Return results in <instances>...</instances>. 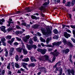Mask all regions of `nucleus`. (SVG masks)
Returning a JSON list of instances; mask_svg holds the SVG:
<instances>
[{
	"label": "nucleus",
	"mask_w": 75,
	"mask_h": 75,
	"mask_svg": "<svg viewBox=\"0 0 75 75\" xmlns=\"http://www.w3.org/2000/svg\"><path fill=\"white\" fill-rule=\"evenodd\" d=\"M44 30V28H41V30L42 33L44 34L45 35H48V34H50V35H51V31L50 29V28H48L47 29V31L46 32H45Z\"/></svg>",
	"instance_id": "nucleus-1"
},
{
	"label": "nucleus",
	"mask_w": 75,
	"mask_h": 75,
	"mask_svg": "<svg viewBox=\"0 0 75 75\" xmlns=\"http://www.w3.org/2000/svg\"><path fill=\"white\" fill-rule=\"evenodd\" d=\"M63 42L64 45H67L70 46L71 47H73L74 45L69 40L67 41L65 39H64L63 40Z\"/></svg>",
	"instance_id": "nucleus-2"
},
{
	"label": "nucleus",
	"mask_w": 75,
	"mask_h": 75,
	"mask_svg": "<svg viewBox=\"0 0 75 75\" xmlns=\"http://www.w3.org/2000/svg\"><path fill=\"white\" fill-rule=\"evenodd\" d=\"M50 54L52 55H54V56L57 57V56H58V55L59 54V52L57 51V49H56L54 51V52H51L50 53Z\"/></svg>",
	"instance_id": "nucleus-3"
},
{
	"label": "nucleus",
	"mask_w": 75,
	"mask_h": 75,
	"mask_svg": "<svg viewBox=\"0 0 75 75\" xmlns=\"http://www.w3.org/2000/svg\"><path fill=\"white\" fill-rule=\"evenodd\" d=\"M67 71L68 72V74L69 75H71V73L73 75H75V70L73 69H72L71 70L70 69H69L67 70Z\"/></svg>",
	"instance_id": "nucleus-4"
},
{
	"label": "nucleus",
	"mask_w": 75,
	"mask_h": 75,
	"mask_svg": "<svg viewBox=\"0 0 75 75\" xmlns=\"http://www.w3.org/2000/svg\"><path fill=\"white\" fill-rule=\"evenodd\" d=\"M62 42H54L52 44L53 46L56 45V46H59L60 44H61Z\"/></svg>",
	"instance_id": "nucleus-5"
},
{
	"label": "nucleus",
	"mask_w": 75,
	"mask_h": 75,
	"mask_svg": "<svg viewBox=\"0 0 75 75\" xmlns=\"http://www.w3.org/2000/svg\"><path fill=\"white\" fill-rule=\"evenodd\" d=\"M63 54H68L69 52V49H66L65 50H63L62 51Z\"/></svg>",
	"instance_id": "nucleus-6"
},
{
	"label": "nucleus",
	"mask_w": 75,
	"mask_h": 75,
	"mask_svg": "<svg viewBox=\"0 0 75 75\" xmlns=\"http://www.w3.org/2000/svg\"><path fill=\"white\" fill-rule=\"evenodd\" d=\"M64 37L66 38H68L69 37H71L70 35L68 34L67 32H65L64 33Z\"/></svg>",
	"instance_id": "nucleus-7"
},
{
	"label": "nucleus",
	"mask_w": 75,
	"mask_h": 75,
	"mask_svg": "<svg viewBox=\"0 0 75 75\" xmlns=\"http://www.w3.org/2000/svg\"><path fill=\"white\" fill-rule=\"evenodd\" d=\"M22 21H23L22 23L21 24L22 25H24V26L26 27H27V28H30V26L28 25H27V24L25 23V22L23 20Z\"/></svg>",
	"instance_id": "nucleus-8"
},
{
	"label": "nucleus",
	"mask_w": 75,
	"mask_h": 75,
	"mask_svg": "<svg viewBox=\"0 0 75 75\" xmlns=\"http://www.w3.org/2000/svg\"><path fill=\"white\" fill-rule=\"evenodd\" d=\"M29 38H30V35H28L25 36V38L24 39L23 41H24L26 42H27V40H29Z\"/></svg>",
	"instance_id": "nucleus-9"
},
{
	"label": "nucleus",
	"mask_w": 75,
	"mask_h": 75,
	"mask_svg": "<svg viewBox=\"0 0 75 75\" xmlns=\"http://www.w3.org/2000/svg\"><path fill=\"white\" fill-rule=\"evenodd\" d=\"M1 31H3L4 33H6V30L5 29H6V27L2 26L1 27Z\"/></svg>",
	"instance_id": "nucleus-10"
},
{
	"label": "nucleus",
	"mask_w": 75,
	"mask_h": 75,
	"mask_svg": "<svg viewBox=\"0 0 75 75\" xmlns=\"http://www.w3.org/2000/svg\"><path fill=\"white\" fill-rule=\"evenodd\" d=\"M30 59L31 61V62H37V60L35 59V57H30Z\"/></svg>",
	"instance_id": "nucleus-11"
},
{
	"label": "nucleus",
	"mask_w": 75,
	"mask_h": 75,
	"mask_svg": "<svg viewBox=\"0 0 75 75\" xmlns=\"http://www.w3.org/2000/svg\"><path fill=\"white\" fill-rule=\"evenodd\" d=\"M40 71H45V67H42L41 66H40V67L38 69Z\"/></svg>",
	"instance_id": "nucleus-12"
},
{
	"label": "nucleus",
	"mask_w": 75,
	"mask_h": 75,
	"mask_svg": "<svg viewBox=\"0 0 75 75\" xmlns=\"http://www.w3.org/2000/svg\"><path fill=\"white\" fill-rule=\"evenodd\" d=\"M52 40V38L51 37L47 38L46 41V42L47 44H49V42L51 41Z\"/></svg>",
	"instance_id": "nucleus-13"
},
{
	"label": "nucleus",
	"mask_w": 75,
	"mask_h": 75,
	"mask_svg": "<svg viewBox=\"0 0 75 75\" xmlns=\"http://www.w3.org/2000/svg\"><path fill=\"white\" fill-rule=\"evenodd\" d=\"M47 51V50L46 49H44L43 50H42L41 53L43 55H44L45 54V53Z\"/></svg>",
	"instance_id": "nucleus-14"
},
{
	"label": "nucleus",
	"mask_w": 75,
	"mask_h": 75,
	"mask_svg": "<svg viewBox=\"0 0 75 75\" xmlns=\"http://www.w3.org/2000/svg\"><path fill=\"white\" fill-rule=\"evenodd\" d=\"M22 61L23 62H28L29 61V58L28 57L25 58L24 59H22Z\"/></svg>",
	"instance_id": "nucleus-15"
},
{
	"label": "nucleus",
	"mask_w": 75,
	"mask_h": 75,
	"mask_svg": "<svg viewBox=\"0 0 75 75\" xmlns=\"http://www.w3.org/2000/svg\"><path fill=\"white\" fill-rule=\"evenodd\" d=\"M44 57H45V59L43 60V61H48V58L49 56L47 55H44Z\"/></svg>",
	"instance_id": "nucleus-16"
},
{
	"label": "nucleus",
	"mask_w": 75,
	"mask_h": 75,
	"mask_svg": "<svg viewBox=\"0 0 75 75\" xmlns=\"http://www.w3.org/2000/svg\"><path fill=\"white\" fill-rule=\"evenodd\" d=\"M26 11L25 12V13H29V12H30V11H31V9H30L29 7L26 8Z\"/></svg>",
	"instance_id": "nucleus-17"
},
{
	"label": "nucleus",
	"mask_w": 75,
	"mask_h": 75,
	"mask_svg": "<svg viewBox=\"0 0 75 75\" xmlns=\"http://www.w3.org/2000/svg\"><path fill=\"white\" fill-rule=\"evenodd\" d=\"M61 61H59V62H57L55 65L54 67H53V68H54V67H57L58 66V65L59 66V65H61Z\"/></svg>",
	"instance_id": "nucleus-18"
},
{
	"label": "nucleus",
	"mask_w": 75,
	"mask_h": 75,
	"mask_svg": "<svg viewBox=\"0 0 75 75\" xmlns=\"http://www.w3.org/2000/svg\"><path fill=\"white\" fill-rule=\"evenodd\" d=\"M39 10L41 11H42L44 10V11H45V7H43V6H41V7L39 8Z\"/></svg>",
	"instance_id": "nucleus-19"
},
{
	"label": "nucleus",
	"mask_w": 75,
	"mask_h": 75,
	"mask_svg": "<svg viewBox=\"0 0 75 75\" xmlns=\"http://www.w3.org/2000/svg\"><path fill=\"white\" fill-rule=\"evenodd\" d=\"M39 27V25L38 24H35L32 27L34 29H37Z\"/></svg>",
	"instance_id": "nucleus-20"
},
{
	"label": "nucleus",
	"mask_w": 75,
	"mask_h": 75,
	"mask_svg": "<svg viewBox=\"0 0 75 75\" xmlns=\"http://www.w3.org/2000/svg\"><path fill=\"white\" fill-rule=\"evenodd\" d=\"M65 6H68V7H70L71 6V2H67V3H66Z\"/></svg>",
	"instance_id": "nucleus-21"
},
{
	"label": "nucleus",
	"mask_w": 75,
	"mask_h": 75,
	"mask_svg": "<svg viewBox=\"0 0 75 75\" xmlns=\"http://www.w3.org/2000/svg\"><path fill=\"white\" fill-rule=\"evenodd\" d=\"M27 47L29 50H31L32 49V46L27 45Z\"/></svg>",
	"instance_id": "nucleus-22"
},
{
	"label": "nucleus",
	"mask_w": 75,
	"mask_h": 75,
	"mask_svg": "<svg viewBox=\"0 0 75 75\" xmlns=\"http://www.w3.org/2000/svg\"><path fill=\"white\" fill-rule=\"evenodd\" d=\"M28 52H27V51L25 49H23V53L24 54H25V55H26V54H27Z\"/></svg>",
	"instance_id": "nucleus-23"
},
{
	"label": "nucleus",
	"mask_w": 75,
	"mask_h": 75,
	"mask_svg": "<svg viewBox=\"0 0 75 75\" xmlns=\"http://www.w3.org/2000/svg\"><path fill=\"white\" fill-rule=\"evenodd\" d=\"M21 49L20 48H18L16 49V50L17 52H19L20 53L21 52V51H22V49Z\"/></svg>",
	"instance_id": "nucleus-24"
},
{
	"label": "nucleus",
	"mask_w": 75,
	"mask_h": 75,
	"mask_svg": "<svg viewBox=\"0 0 75 75\" xmlns=\"http://www.w3.org/2000/svg\"><path fill=\"white\" fill-rule=\"evenodd\" d=\"M5 51L6 52L5 55L6 57H7V55H8V50H7V49H5Z\"/></svg>",
	"instance_id": "nucleus-25"
},
{
	"label": "nucleus",
	"mask_w": 75,
	"mask_h": 75,
	"mask_svg": "<svg viewBox=\"0 0 75 75\" xmlns=\"http://www.w3.org/2000/svg\"><path fill=\"white\" fill-rule=\"evenodd\" d=\"M31 18L32 19H35V20H37V19H38V18L36 16H31Z\"/></svg>",
	"instance_id": "nucleus-26"
},
{
	"label": "nucleus",
	"mask_w": 75,
	"mask_h": 75,
	"mask_svg": "<svg viewBox=\"0 0 75 75\" xmlns=\"http://www.w3.org/2000/svg\"><path fill=\"white\" fill-rule=\"evenodd\" d=\"M49 1H48V2H46L43 5V6H44L45 7L47 5H48V4H49Z\"/></svg>",
	"instance_id": "nucleus-27"
},
{
	"label": "nucleus",
	"mask_w": 75,
	"mask_h": 75,
	"mask_svg": "<svg viewBox=\"0 0 75 75\" xmlns=\"http://www.w3.org/2000/svg\"><path fill=\"white\" fill-rule=\"evenodd\" d=\"M6 39L8 40H11V36L8 35L6 37Z\"/></svg>",
	"instance_id": "nucleus-28"
},
{
	"label": "nucleus",
	"mask_w": 75,
	"mask_h": 75,
	"mask_svg": "<svg viewBox=\"0 0 75 75\" xmlns=\"http://www.w3.org/2000/svg\"><path fill=\"white\" fill-rule=\"evenodd\" d=\"M75 0H73L71 2V6H74V4H75Z\"/></svg>",
	"instance_id": "nucleus-29"
},
{
	"label": "nucleus",
	"mask_w": 75,
	"mask_h": 75,
	"mask_svg": "<svg viewBox=\"0 0 75 75\" xmlns=\"http://www.w3.org/2000/svg\"><path fill=\"white\" fill-rule=\"evenodd\" d=\"M1 40L2 42H5V41H6V39L4 38H2L1 39Z\"/></svg>",
	"instance_id": "nucleus-30"
},
{
	"label": "nucleus",
	"mask_w": 75,
	"mask_h": 75,
	"mask_svg": "<svg viewBox=\"0 0 75 75\" xmlns=\"http://www.w3.org/2000/svg\"><path fill=\"white\" fill-rule=\"evenodd\" d=\"M15 58L17 62L18 61V59H19V58L18 57V55H16L15 57Z\"/></svg>",
	"instance_id": "nucleus-31"
},
{
	"label": "nucleus",
	"mask_w": 75,
	"mask_h": 75,
	"mask_svg": "<svg viewBox=\"0 0 75 75\" xmlns=\"http://www.w3.org/2000/svg\"><path fill=\"white\" fill-rule=\"evenodd\" d=\"M1 75H4V74L5 73V70H3L2 71L1 70Z\"/></svg>",
	"instance_id": "nucleus-32"
},
{
	"label": "nucleus",
	"mask_w": 75,
	"mask_h": 75,
	"mask_svg": "<svg viewBox=\"0 0 75 75\" xmlns=\"http://www.w3.org/2000/svg\"><path fill=\"white\" fill-rule=\"evenodd\" d=\"M13 28H9L7 29V31H12V30H13Z\"/></svg>",
	"instance_id": "nucleus-33"
},
{
	"label": "nucleus",
	"mask_w": 75,
	"mask_h": 75,
	"mask_svg": "<svg viewBox=\"0 0 75 75\" xmlns=\"http://www.w3.org/2000/svg\"><path fill=\"white\" fill-rule=\"evenodd\" d=\"M59 73L58 74V75H62V69L61 68L59 71Z\"/></svg>",
	"instance_id": "nucleus-34"
},
{
	"label": "nucleus",
	"mask_w": 75,
	"mask_h": 75,
	"mask_svg": "<svg viewBox=\"0 0 75 75\" xmlns=\"http://www.w3.org/2000/svg\"><path fill=\"white\" fill-rule=\"evenodd\" d=\"M15 66L16 68H19V65L17 63H15Z\"/></svg>",
	"instance_id": "nucleus-35"
},
{
	"label": "nucleus",
	"mask_w": 75,
	"mask_h": 75,
	"mask_svg": "<svg viewBox=\"0 0 75 75\" xmlns=\"http://www.w3.org/2000/svg\"><path fill=\"white\" fill-rule=\"evenodd\" d=\"M40 41H42V42H45V39H43V38H42V37L40 38Z\"/></svg>",
	"instance_id": "nucleus-36"
},
{
	"label": "nucleus",
	"mask_w": 75,
	"mask_h": 75,
	"mask_svg": "<svg viewBox=\"0 0 75 75\" xmlns=\"http://www.w3.org/2000/svg\"><path fill=\"white\" fill-rule=\"evenodd\" d=\"M5 21L4 19H2L1 20H0V24H3V22H4Z\"/></svg>",
	"instance_id": "nucleus-37"
},
{
	"label": "nucleus",
	"mask_w": 75,
	"mask_h": 75,
	"mask_svg": "<svg viewBox=\"0 0 75 75\" xmlns=\"http://www.w3.org/2000/svg\"><path fill=\"white\" fill-rule=\"evenodd\" d=\"M53 32L55 34H58V30H57L56 29L54 30Z\"/></svg>",
	"instance_id": "nucleus-38"
},
{
	"label": "nucleus",
	"mask_w": 75,
	"mask_h": 75,
	"mask_svg": "<svg viewBox=\"0 0 75 75\" xmlns=\"http://www.w3.org/2000/svg\"><path fill=\"white\" fill-rule=\"evenodd\" d=\"M35 64L34 63H31L29 64V67H35Z\"/></svg>",
	"instance_id": "nucleus-39"
},
{
	"label": "nucleus",
	"mask_w": 75,
	"mask_h": 75,
	"mask_svg": "<svg viewBox=\"0 0 75 75\" xmlns=\"http://www.w3.org/2000/svg\"><path fill=\"white\" fill-rule=\"evenodd\" d=\"M33 40L34 41H36L37 40V38L36 36H35L33 38Z\"/></svg>",
	"instance_id": "nucleus-40"
},
{
	"label": "nucleus",
	"mask_w": 75,
	"mask_h": 75,
	"mask_svg": "<svg viewBox=\"0 0 75 75\" xmlns=\"http://www.w3.org/2000/svg\"><path fill=\"white\" fill-rule=\"evenodd\" d=\"M32 47L34 48V49H36L37 48V46L35 45H32Z\"/></svg>",
	"instance_id": "nucleus-41"
},
{
	"label": "nucleus",
	"mask_w": 75,
	"mask_h": 75,
	"mask_svg": "<svg viewBox=\"0 0 75 75\" xmlns=\"http://www.w3.org/2000/svg\"><path fill=\"white\" fill-rule=\"evenodd\" d=\"M7 42H8V43H9V44H10V45H12V44L13 43V42H12L11 40H8L7 41Z\"/></svg>",
	"instance_id": "nucleus-42"
},
{
	"label": "nucleus",
	"mask_w": 75,
	"mask_h": 75,
	"mask_svg": "<svg viewBox=\"0 0 75 75\" xmlns=\"http://www.w3.org/2000/svg\"><path fill=\"white\" fill-rule=\"evenodd\" d=\"M14 50V47H12L10 50V52H13Z\"/></svg>",
	"instance_id": "nucleus-43"
},
{
	"label": "nucleus",
	"mask_w": 75,
	"mask_h": 75,
	"mask_svg": "<svg viewBox=\"0 0 75 75\" xmlns=\"http://www.w3.org/2000/svg\"><path fill=\"white\" fill-rule=\"evenodd\" d=\"M8 24H7V25L8 27H9V26H10V24H11V23H13V22H11L10 21H9L8 22Z\"/></svg>",
	"instance_id": "nucleus-44"
},
{
	"label": "nucleus",
	"mask_w": 75,
	"mask_h": 75,
	"mask_svg": "<svg viewBox=\"0 0 75 75\" xmlns=\"http://www.w3.org/2000/svg\"><path fill=\"white\" fill-rule=\"evenodd\" d=\"M53 39H58V36H55L53 37Z\"/></svg>",
	"instance_id": "nucleus-45"
},
{
	"label": "nucleus",
	"mask_w": 75,
	"mask_h": 75,
	"mask_svg": "<svg viewBox=\"0 0 75 75\" xmlns=\"http://www.w3.org/2000/svg\"><path fill=\"white\" fill-rule=\"evenodd\" d=\"M72 28H73V29H75V26L74 25H71L70 26Z\"/></svg>",
	"instance_id": "nucleus-46"
},
{
	"label": "nucleus",
	"mask_w": 75,
	"mask_h": 75,
	"mask_svg": "<svg viewBox=\"0 0 75 75\" xmlns=\"http://www.w3.org/2000/svg\"><path fill=\"white\" fill-rule=\"evenodd\" d=\"M29 43L30 44H32L33 43V41L31 39H30Z\"/></svg>",
	"instance_id": "nucleus-47"
},
{
	"label": "nucleus",
	"mask_w": 75,
	"mask_h": 75,
	"mask_svg": "<svg viewBox=\"0 0 75 75\" xmlns=\"http://www.w3.org/2000/svg\"><path fill=\"white\" fill-rule=\"evenodd\" d=\"M61 68L60 67H57L56 69V71H60V70L61 69Z\"/></svg>",
	"instance_id": "nucleus-48"
},
{
	"label": "nucleus",
	"mask_w": 75,
	"mask_h": 75,
	"mask_svg": "<svg viewBox=\"0 0 75 75\" xmlns=\"http://www.w3.org/2000/svg\"><path fill=\"white\" fill-rule=\"evenodd\" d=\"M10 64L9 63L8 66H7V68L8 69H10Z\"/></svg>",
	"instance_id": "nucleus-49"
},
{
	"label": "nucleus",
	"mask_w": 75,
	"mask_h": 75,
	"mask_svg": "<svg viewBox=\"0 0 75 75\" xmlns=\"http://www.w3.org/2000/svg\"><path fill=\"white\" fill-rule=\"evenodd\" d=\"M13 52H9V55L10 56V57H12L13 55Z\"/></svg>",
	"instance_id": "nucleus-50"
},
{
	"label": "nucleus",
	"mask_w": 75,
	"mask_h": 75,
	"mask_svg": "<svg viewBox=\"0 0 75 75\" xmlns=\"http://www.w3.org/2000/svg\"><path fill=\"white\" fill-rule=\"evenodd\" d=\"M71 40L73 41L74 43H75V39L74 38H71Z\"/></svg>",
	"instance_id": "nucleus-51"
},
{
	"label": "nucleus",
	"mask_w": 75,
	"mask_h": 75,
	"mask_svg": "<svg viewBox=\"0 0 75 75\" xmlns=\"http://www.w3.org/2000/svg\"><path fill=\"white\" fill-rule=\"evenodd\" d=\"M23 66H25L27 65H28V64L27 63H23Z\"/></svg>",
	"instance_id": "nucleus-52"
},
{
	"label": "nucleus",
	"mask_w": 75,
	"mask_h": 75,
	"mask_svg": "<svg viewBox=\"0 0 75 75\" xmlns=\"http://www.w3.org/2000/svg\"><path fill=\"white\" fill-rule=\"evenodd\" d=\"M16 28L18 29H21V28L20 26L18 25H16Z\"/></svg>",
	"instance_id": "nucleus-53"
},
{
	"label": "nucleus",
	"mask_w": 75,
	"mask_h": 75,
	"mask_svg": "<svg viewBox=\"0 0 75 75\" xmlns=\"http://www.w3.org/2000/svg\"><path fill=\"white\" fill-rule=\"evenodd\" d=\"M2 45L4 46H6V43L5 42H2Z\"/></svg>",
	"instance_id": "nucleus-54"
},
{
	"label": "nucleus",
	"mask_w": 75,
	"mask_h": 75,
	"mask_svg": "<svg viewBox=\"0 0 75 75\" xmlns=\"http://www.w3.org/2000/svg\"><path fill=\"white\" fill-rule=\"evenodd\" d=\"M16 39L18 40L19 41H21V39L19 38H18L17 37H16Z\"/></svg>",
	"instance_id": "nucleus-55"
},
{
	"label": "nucleus",
	"mask_w": 75,
	"mask_h": 75,
	"mask_svg": "<svg viewBox=\"0 0 75 75\" xmlns=\"http://www.w3.org/2000/svg\"><path fill=\"white\" fill-rule=\"evenodd\" d=\"M38 51L39 52H41V51H42V49H37Z\"/></svg>",
	"instance_id": "nucleus-56"
},
{
	"label": "nucleus",
	"mask_w": 75,
	"mask_h": 75,
	"mask_svg": "<svg viewBox=\"0 0 75 75\" xmlns=\"http://www.w3.org/2000/svg\"><path fill=\"white\" fill-rule=\"evenodd\" d=\"M14 45L15 46H17L18 45V43L17 42H15L14 43Z\"/></svg>",
	"instance_id": "nucleus-57"
},
{
	"label": "nucleus",
	"mask_w": 75,
	"mask_h": 75,
	"mask_svg": "<svg viewBox=\"0 0 75 75\" xmlns=\"http://www.w3.org/2000/svg\"><path fill=\"white\" fill-rule=\"evenodd\" d=\"M17 73L18 74H21V71L19 69L18 70V71L17 72Z\"/></svg>",
	"instance_id": "nucleus-58"
},
{
	"label": "nucleus",
	"mask_w": 75,
	"mask_h": 75,
	"mask_svg": "<svg viewBox=\"0 0 75 75\" xmlns=\"http://www.w3.org/2000/svg\"><path fill=\"white\" fill-rule=\"evenodd\" d=\"M47 47H52V46L50 45H47Z\"/></svg>",
	"instance_id": "nucleus-59"
},
{
	"label": "nucleus",
	"mask_w": 75,
	"mask_h": 75,
	"mask_svg": "<svg viewBox=\"0 0 75 75\" xmlns=\"http://www.w3.org/2000/svg\"><path fill=\"white\" fill-rule=\"evenodd\" d=\"M23 68H24L25 69H26V70H28V68H27V67L25 66H23Z\"/></svg>",
	"instance_id": "nucleus-60"
},
{
	"label": "nucleus",
	"mask_w": 75,
	"mask_h": 75,
	"mask_svg": "<svg viewBox=\"0 0 75 75\" xmlns=\"http://www.w3.org/2000/svg\"><path fill=\"white\" fill-rule=\"evenodd\" d=\"M72 56L71 55V54H70L69 57L70 59H72Z\"/></svg>",
	"instance_id": "nucleus-61"
},
{
	"label": "nucleus",
	"mask_w": 75,
	"mask_h": 75,
	"mask_svg": "<svg viewBox=\"0 0 75 75\" xmlns=\"http://www.w3.org/2000/svg\"><path fill=\"white\" fill-rule=\"evenodd\" d=\"M15 39L14 38H13L11 39V41L12 42H13V41H14Z\"/></svg>",
	"instance_id": "nucleus-62"
},
{
	"label": "nucleus",
	"mask_w": 75,
	"mask_h": 75,
	"mask_svg": "<svg viewBox=\"0 0 75 75\" xmlns=\"http://www.w3.org/2000/svg\"><path fill=\"white\" fill-rule=\"evenodd\" d=\"M16 34H20L19 31H16Z\"/></svg>",
	"instance_id": "nucleus-63"
},
{
	"label": "nucleus",
	"mask_w": 75,
	"mask_h": 75,
	"mask_svg": "<svg viewBox=\"0 0 75 75\" xmlns=\"http://www.w3.org/2000/svg\"><path fill=\"white\" fill-rule=\"evenodd\" d=\"M73 34L75 35V30H73Z\"/></svg>",
	"instance_id": "nucleus-64"
}]
</instances>
